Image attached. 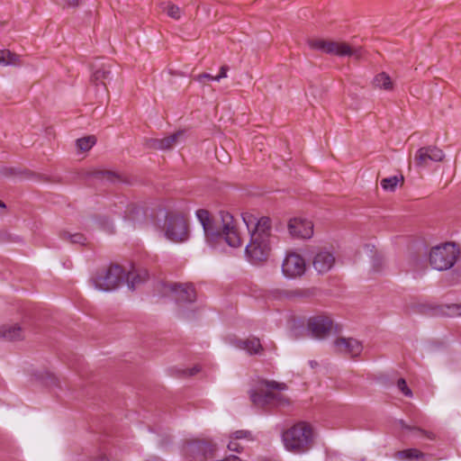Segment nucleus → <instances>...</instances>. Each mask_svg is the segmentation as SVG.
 <instances>
[{
	"label": "nucleus",
	"instance_id": "28",
	"mask_svg": "<svg viewBox=\"0 0 461 461\" xmlns=\"http://www.w3.org/2000/svg\"><path fill=\"white\" fill-rule=\"evenodd\" d=\"M61 237L74 244L84 245L86 242V238L80 233L70 234L69 232L64 231Z\"/></svg>",
	"mask_w": 461,
	"mask_h": 461
},
{
	"label": "nucleus",
	"instance_id": "36",
	"mask_svg": "<svg viewBox=\"0 0 461 461\" xmlns=\"http://www.w3.org/2000/svg\"><path fill=\"white\" fill-rule=\"evenodd\" d=\"M228 70H229L228 66H221L220 68L219 74L214 77V81H220L221 78L227 77Z\"/></svg>",
	"mask_w": 461,
	"mask_h": 461
},
{
	"label": "nucleus",
	"instance_id": "15",
	"mask_svg": "<svg viewBox=\"0 0 461 461\" xmlns=\"http://www.w3.org/2000/svg\"><path fill=\"white\" fill-rule=\"evenodd\" d=\"M172 296L177 303H193L196 299V292L192 284H172L168 285Z\"/></svg>",
	"mask_w": 461,
	"mask_h": 461
},
{
	"label": "nucleus",
	"instance_id": "2",
	"mask_svg": "<svg viewBox=\"0 0 461 461\" xmlns=\"http://www.w3.org/2000/svg\"><path fill=\"white\" fill-rule=\"evenodd\" d=\"M196 217L201 222L206 240L212 243L214 241L225 240L232 248H239L242 240L236 227L233 216L228 212H221V222L212 220L208 211L199 209L196 211Z\"/></svg>",
	"mask_w": 461,
	"mask_h": 461
},
{
	"label": "nucleus",
	"instance_id": "9",
	"mask_svg": "<svg viewBox=\"0 0 461 461\" xmlns=\"http://www.w3.org/2000/svg\"><path fill=\"white\" fill-rule=\"evenodd\" d=\"M215 451V444L202 440L190 441L184 447L185 455L189 461H206L213 457Z\"/></svg>",
	"mask_w": 461,
	"mask_h": 461
},
{
	"label": "nucleus",
	"instance_id": "12",
	"mask_svg": "<svg viewBox=\"0 0 461 461\" xmlns=\"http://www.w3.org/2000/svg\"><path fill=\"white\" fill-rule=\"evenodd\" d=\"M444 158L445 154L442 149L436 146H428L417 150L414 162L417 167H427L429 161L440 162Z\"/></svg>",
	"mask_w": 461,
	"mask_h": 461
},
{
	"label": "nucleus",
	"instance_id": "37",
	"mask_svg": "<svg viewBox=\"0 0 461 461\" xmlns=\"http://www.w3.org/2000/svg\"><path fill=\"white\" fill-rule=\"evenodd\" d=\"M410 262L415 270L418 269L420 267V265L422 263V261L416 256H412L410 258Z\"/></svg>",
	"mask_w": 461,
	"mask_h": 461
},
{
	"label": "nucleus",
	"instance_id": "32",
	"mask_svg": "<svg viewBox=\"0 0 461 461\" xmlns=\"http://www.w3.org/2000/svg\"><path fill=\"white\" fill-rule=\"evenodd\" d=\"M397 388L399 389V391H401L403 395H405L406 397H412V392L411 390L408 387L407 385V383L405 381V379L403 378H400L398 381H397Z\"/></svg>",
	"mask_w": 461,
	"mask_h": 461
},
{
	"label": "nucleus",
	"instance_id": "4",
	"mask_svg": "<svg viewBox=\"0 0 461 461\" xmlns=\"http://www.w3.org/2000/svg\"><path fill=\"white\" fill-rule=\"evenodd\" d=\"M287 389L284 383L264 380L250 392L253 404L258 408H284L290 405V399L283 393Z\"/></svg>",
	"mask_w": 461,
	"mask_h": 461
},
{
	"label": "nucleus",
	"instance_id": "22",
	"mask_svg": "<svg viewBox=\"0 0 461 461\" xmlns=\"http://www.w3.org/2000/svg\"><path fill=\"white\" fill-rule=\"evenodd\" d=\"M373 84L375 87L384 90H392L393 87V81L388 74L381 72L377 74L373 80Z\"/></svg>",
	"mask_w": 461,
	"mask_h": 461
},
{
	"label": "nucleus",
	"instance_id": "27",
	"mask_svg": "<svg viewBox=\"0 0 461 461\" xmlns=\"http://www.w3.org/2000/svg\"><path fill=\"white\" fill-rule=\"evenodd\" d=\"M95 176L101 180L116 183L120 181V176L112 171H98L95 173Z\"/></svg>",
	"mask_w": 461,
	"mask_h": 461
},
{
	"label": "nucleus",
	"instance_id": "38",
	"mask_svg": "<svg viewBox=\"0 0 461 461\" xmlns=\"http://www.w3.org/2000/svg\"><path fill=\"white\" fill-rule=\"evenodd\" d=\"M199 371H200V367L196 366L193 367L192 369L188 370V375H194Z\"/></svg>",
	"mask_w": 461,
	"mask_h": 461
},
{
	"label": "nucleus",
	"instance_id": "41",
	"mask_svg": "<svg viewBox=\"0 0 461 461\" xmlns=\"http://www.w3.org/2000/svg\"><path fill=\"white\" fill-rule=\"evenodd\" d=\"M310 364L312 365V366H314V363H312V361H310Z\"/></svg>",
	"mask_w": 461,
	"mask_h": 461
},
{
	"label": "nucleus",
	"instance_id": "6",
	"mask_svg": "<svg viewBox=\"0 0 461 461\" xmlns=\"http://www.w3.org/2000/svg\"><path fill=\"white\" fill-rule=\"evenodd\" d=\"M307 43L311 49L320 50L326 54L339 57H351L356 60H359L364 57L362 48H353L346 42L314 38L309 39Z\"/></svg>",
	"mask_w": 461,
	"mask_h": 461
},
{
	"label": "nucleus",
	"instance_id": "21",
	"mask_svg": "<svg viewBox=\"0 0 461 461\" xmlns=\"http://www.w3.org/2000/svg\"><path fill=\"white\" fill-rule=\"evenodd\" d=\"M21 63L19 55L8 50H0V66H19Z\"/></svg>",
	"mask_w": 461,
	"mask_h": 461
},
{
	"label": "nucleus",
	"instance_id": "8",
	"mask_svg": "<svg viewBox=\"0 0 461 461\" xmlns=\"http://www.w3.org/2000/svg\"><path fill=\"white\" fill-rule=\"evenodd\" d=\"M166 237L173 242H184L188 239L187 224L180 214L168 213L165 221Z\"/></svg>",
	"mask_w": 461,
	"mask_h": 461
},
{
	"label": "nucleus",
	"instance_id": "39",
	"mask_svg": "<svg viewBox=\"0 0 461 461\" xmlns=\"http://www.w3.org/2000/svg\"><path fill=\"white\" fill-rule=\"evenodd\" d=\"M0 207L1 208H5V203L3 202H1V201H0Z\"/></svg>",
	"mask_w": 461,
	"mask_h": 461
},
{
	"label": "nucleus",
	"instance_id": "14",
	"mask_svg": "<svg viewBox=\"0 0 461 461\" xmlns=\"http://www.w3.org/2000/svg\"><path fill=\"white\" fill-rule=\"evenodd\" d=\"M287 228L294 238L310 239L313 235V224L306 219L293 218L289 221Z\"/></svg>",
	"mask_w": 461,
	"mask_h": 461
},
{
	"label": "nucleus",
	"instance_id": "16",
	"mask_svg": "<svg viewBox=\"0 0 461 461\" xmlns=\"http://www.w3.org/2000/svg\"><path fill=\"white\" fill-rule=\"evenodd\" d=\"M335 264L333 253L328 250H321L313 258L312 265L314 269L320 273H327Z\"/></svg>",
	"mask_w": 461,
	"mask_h": 461
},
{
	"label": "nucleus",
	"instance_id": "33",
	"mask_svg": "<svg viewBox=\"0 0 461 461\" xmlns=\"http://www.w3.org/2000/svg\"><path fill=\"white\" fill-rule=\"evenodd\" d=\"M227 447H228L229 450L233 451V452H240L241 449L243 448V447L240 445L239 440H236L230 437V441H229Z\"/></svg>",
	"mask_w": 461,
	"mask_h": 461
},
{
	"label": "nucleus",
	"instance_id": "20",
	"mask_svg": "<svg viewBox=\"0 0 461 461\" xmlns=\"http://www.w3.org/2000/svg\"><path fill=\"white\" fill-rule=\"evenodd\" d=\"M237 347L245 349L250 355L259 354L263 350L260 341L257 338L239 340Z\"/></svg>",
	"mask_w": 461,
	"mask_h": 461
},
{
	"label": "nucleus",
	"instance_id": "5",
	"mask_svg": "<svg viewBox=\"0 0 461 461\" xmlns=\"http://www.w3.org/2000/svg\"><path fill=\"white\" fill-rule=\"evenodd\" d=\"M282 439L287 450L295 454L304 453L313 445V429L311 424L299 421L283 432Z\"/></svg>",
	"mask_w": 461,
	"mask_h": 461
},
{
	"label": "nucleus",
	"instance_id": "35",
	"mask_svg": "<svg viewBox=\"0 0 461 461\" xmlns=\"http://www.w3.org/2000/svg\"><path fill=\"white\" fill-rule=\"evenodd\" d=\"M199 83H204L205 80H214V77L209 73H203L194 77Z\"/></svg>",
	"mask_w": 461,
	"mask_h": 461
},
{
	"label": "nucleus",
	"instance_id": "26",
	"mask_svg": "<svg viewBox=\"0 0 461 461\" xmlns=\"http://www.w3.org/2000/svg\"><path fill=\"white\" fill-rule=\"evenodd\" d=\"M96 142V138L94 135L86 136L77 140V148L82 151L89 150Z\"/></svg>",
	"mask_w": 461,
	"mask_h": 461
},
{
	"label": "nucleus",
	"instance_id": "3",
	"mask_svg": "<svg viewBox=\"0 0 461 461\" xmlns=\"http://www.w3.org/2000/svg\"><path fill=\"white\" fill-rule=\"evenodd\" d=\"M148 276L146 271L136 273L133 269L126 272L119 265H112L107 270L97 273L91 279L97 290L109 292L116 289L123 281L127 282L130 289L143 282Z\"/></svg>",
	"mask_w": 461,
	"mask_h": 461
},
{
	"label": "nucleus",
	"instance_id": "31",
	"mask_svg": "<svg viewBox=\"0 0 461 461\" xmlns=\"http://www.w3.org/2000/svg\"><path fill=\"white\" fill-rule=\"evenodd\" d=\"M400 424H401L402 428H403V429L415 430V431L419 432L421 436H424V437H426L427 438H429L430 440L435 439V435L432 432L423 430V429H421L420 428H410L409 426H407L404 423L403 420H401Z\"/></svg>",
	"mask_w": 461,
	"mask_h": 461
},
{
	"label": "nucleus",
	"instance_id": "1",
	"mask_svg": "<svg viewBox=\"0 0 461 461\" xmlns=\"http://www.w3.org/2000/svg\"><path fill=\"white\" fill-rule=\"evenodd\" d=\"M241 217L250 234L245 249L247 257L252 263L266 261L278 240L272 233L271 219L267 216L258 217L251 212H243Z\"/></svg>",
	"mask_w": 461,
	"mask_h": 461
},
{
	"label": "nucleus",
	"instance_id": "11",
	"mask_svg": "<svg viewBox=\"0 0 461 461\" xmlns=\"http://www.w3.org/2000/svg\"><path fill=\"white\" fill-rule=\"evenodd\" d=\"M306 269L303 257L296 253H288L282 264V272L288 278H295L304 274Z\"/></svg>",
	"mask_w": 461,
	"mask_h": 461
},
{
	"label": "nucleus",
	"instance_id": "30",
	"mask_svg": "<svg viewBox=\"0 0 461 461\" xmlns=\"http://www.w3.org/2000/svg\"><path fill=\"white\" fill-rule=\"evenodd\" d=\"M230 438L240 440V439H247V440H253L251 432L249 430H237L230 436Z\"/></svg>",
	"mask_w": 461,
	"mask_h": 461
},
{
	"label": "nucleus",
	"instance_id": "17",
	"mask_svg": "<svg viewBox=\"0 0 461 461\" xmlns=\"http://www.w3.org/2000/svg\"><path fill=\"white\" fill-rule=\"evenodd\" d=\"M111 79V65L103 63L100 66H95L91 76V82L95 86L102 85L105 87L106 82Z\"/></svg>",
	"mask_w": 461,
	"mask_h": 461
},
{
	"label": "nucleus",
	"instance_id": "24",
	"mask_svg": "<svg viewBox=\"0 0 461 461\" xmlns=\"http://www.w3.org/2000/svg\"><path fill=\"white\" fill-rule=\"evenodd\" d=\"M402 182L403 183V176H393L390 177H385L381 180V186L384 190L393 192L397 186V185Z\"/></svg>",
	"mask_w": 461,
	"mask_h": 461
},
{
	"label": "nucleus",
	"instance_id": "7",
	"mask_svg": "<svg viewBox=\"0 0 461 461\" xmlns=\"http://www.w3.org/2000/svg\"><path fill=\"white\" fill-rule=\"evenodd\" d=\"M458 250L455 244L445 243L433 247L429 255V264L434 269L443 271L452 267L456 261Z\"/></svg>",
	"mask_w": 461,
	"mask_h": 461
},
{
	"label": "nucleus",
	"instance_id": "18",
	"mask_svg": "<svg viewBox=\"0 0 461 461\" xmlns=\"http://www.w3.org/2000/svg\"><path fill=\"white\" fill-rule=\"evenodd\" d=\"M184 134L183 131H177L163 139H151L148 141V146L155 149L166 150L171 149Z\"/></svg>",
	"mask_w": 461,
	"mask_h": 461
},
{
	"label": "nucleus",
	"instance_id": "13",
	"mask_svg": "<svg viewBox=\"0 0 461 461\" xmlns=\"http://www.w3.org/2000/svg\"><path fill=\"white\" fill-rule=\"evenodd\" d=\"M334 347L338 353L348 356L351 358L357 357L363 351L361 341L354 338H338L334 341Z\"/></svg>",
	"mask_w": 461,
	"mask_h": 461
},
{
	"label": "nucleus",
	"instance_id": "29",
	"mask_svg": "<svg viewBox=\"0 0 461 461\" xmlns=\"http://www.w3.org/2000/svg\"><path fill=\"white\" fill-rule=\"evenodd\" d=\"M165 12L167 13V14L173 18V19H179L180 16H181V10L178 6L173 5V4H168L166 7H165Z\"/></svg>",
	"mask_w": 461,
	"mask_h": 461
},
{
	"label": "nucleus",
	"instance_id": "19",
	"mask_svg": "<svg viewBox=\"0 0 461 461\" xmlns=\"http://www.w3.org/2000/svg\"><path fill=\"white\" fill-rule=\"evenodd\" d=\"M0 338L10 341L20 340L24 338V331L17 323L5 324L0 327Z\"/></svg>",
	"mask_w": 461,
	"mask_h": 461
},
{
	"label": "nucleus",
	"instance_id": "25",
	"mask_svg": "<svg viewBox=\"0 0 461 461\" xmlns=\"http://www.w3.org/2000/svg\"><path fill=\"white\" fill-rule=\"evenodd\" d=\"M440 313L447 317L461 316V303L445 304L440 307Z\"/></svg>",
	"mask_w": 461,
	"mask_h": 461
},
{
	"label": "nucleus",
	"instance_id": "40",
	"mask_svg": "<svg viewBox=\"0 0 461 461\" xmlns=\"http://www.w3.org/2000/svg\"><path fill=\"white\" fill-rule=\"evenodd\" d=\"M310 364L312 365V366H314V363H312V361H310Z\"/></svg>",
	"mask_w": 461,
	"mask_h": 461
},
{
	"label": "nucleus",
	"instance_id": "10",
	"mask_svg": "<svg viewBox=\"0 0 461 461\" xmlns=\"http://www.w3.org/2000/svg\"><path fill=\"white\" fill-rule=\"evenodd\" d=\"M333 330L332 320L325 315H318L308 320L307 330L312 338L324 339Z\"/></svg>",
	"mask_w": 461,
	"mask_h": 461
},
{
	"label": "nucleus",
	"instance_id": "23",
	"mask_svg": "<svg viewBox=\"0 0 461 461\" xmlns=\"http://www.w3.org/2000/svg\"><path fill=\"white\" fill-rule=\"evenodd\" d=\"M424 454L416 448H409L402 451H398L395 454V457L400 460H411L423 457Z\"/></svg>",
	"mask_w": 461,
	"mask_h": 461
},
{
	"label": "nucleus",
	"instance_id": "34",
	"mask_svg": "<svg viewBox=\"0 0 461 461\" xmlns=\"http://www.w3.org/2000/svg\"><path fill=\"white\" fill-rule=\"evenodd\" d=\"M58 3L63 7H77L79 5L80 0H58Z\"/></svg>",
	"mask_w": 461,
	"mask_h": 461
}]
</instances>
